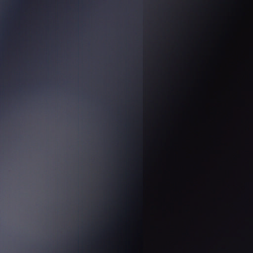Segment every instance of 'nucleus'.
<instances>
[{"mask_svg": "<svg viewBox=\"0 0 253 253\" xmlns=\"http://www.w3.org/2000/svg\"><path fill=\"white\" fill-rule=\"evenodd\" d=\"M155 132H158V0H155Z\"/></svg>", "mask_w": 253, "mask_h": 253, "instance_id": "obj_1", "label": "nucleus"}, {"mask_svg": "<svg viewBox=\"0 0 253 253\" xmlns=\"http://www.w3.org/2000/svg\"><path fill=\"white\" fill-rule=\"evenodd\" d=\"M160 20H159V21ZM159 32H160V28L159 27ZM162 33L159 32V55H160V38L161 37V34ZM160 57H159V209H161V117L160 111H163L161 105V89H160ZM169 111H176V110H170Z\"/></svg>", "mask_w": 253, "mask_h": 253, "instance_id": "obj_2", "label": "nucleus"}, {"mask_svg": "<svg viewBox=\"0 0 253 253\" xmlns=\"http://www.w3.org/2000/svg\"><path fill=\"white\" fill-rule=\"evenodd\" d=\"M140 98L141 97V94H138L137 96H136V98Z\"/></svg>", "mask_w": 253, "mask_h": 253, "instance_id": "obj_3", "label": "nucleus"}]
</instances>
